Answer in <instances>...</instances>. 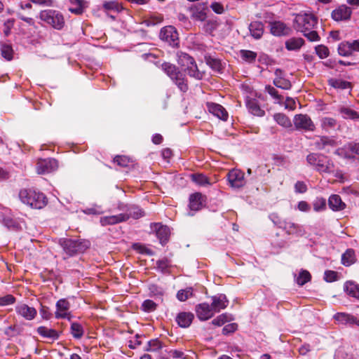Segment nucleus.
Segmentation results:
<instances>
[{"label":"nucleus","instance_id":"f257e3e1","mask_svg":"<svg viewBox=\"0 0 359 359\" xmlns=\"http://www.w3.org/2000/svg\"><path fill=\"white\" fill-rule=\"evenodd\" d=\"M294 27L310 41H318L320 36L316 31L313 30L317 25V18L312 13H300L294 19Z\"/></svg>","mask_w":359,"mask_h":359},{"label":"nucleus","instance_id":"f03ea898","mask_svg":"<svg viewBox=\"0 0 359 359\" xmlns=\"http://www.w3.org/2000/svg\"><path fill=\"white\" fill-rule=\"evenodd\" d=\"M59 244L62 248L65 259L83 253L90 246V241L84 239L61 238Z\"/></svg>","mask_w":359,"mask_h":359},{"label":"nucleus","instance_id":"7ed1b4c3","mask_svg":"<svg viewBox=\"0 0 359 359\" xmlns=\"http://www.w3.org/2000/svg\"><path fill=\"white\" fill-rule=\"evenodd\" d=\"M161 69L180 91L186 93L189 90L188 81L185 75L177 67L170 62H165L161 64Z\"/></svg>","mask_w":359,"mask_h":359},{"label":"nucleus","instance_id":"20e7f679","mask_svg":"<svg viewBox=\"0 0 359 359\" xmlns=\"http://www.w3.org/2000/svg\"><path fill=\"white\" fill-rule=\"evenodd\" d=\"M19 198L24 204L35 209H41L47 204V198L43 194L31 189H21Z\"/></svg>","mask_w":359,"mask_h":359},{"label":"nucleus","instance_id":"39448f33","mask_svg":"<svg viewBox=\"0 0 359 359\" xmlns=\"http://www.w3.org/2000/svg\"><path fill=\"white\" fill-rule=\"evenodd\" d=\"M177 63L184 69L188 75L197 80L203 79L204 72L198 69L194 59L185 53H180L177 55Z\"/></svg>","mask_w":359,"mask_h":359},{"label":"nucleus","instance_id":"423d86ee","mask_svg":"<svg viewBox=\"0 0 359 359\" xmlns=\"http://www.w3.org/2000/svg\"><path fill=\"white\" fill-rule=\"evenodd\" d=\"M39 18L41 21L57 30L62 29L65 26V22L63 15L55 10H43L39 13Z\"/></svg>","mask_w":359,"mask_h":359},{"label":"nucleus","instance_id":"0eeeda50","mask_svg":"<svg viewBox=\"0 0 359 359\" xmlns=\"http://www.w3.org/2000/svg\"><path fill=\"white\" fill-rule=\"evenodd\" d=\"M306 161L311 165L315 166L320 172H332L334 170V165L332 161L327 157L311 153L306 156Z\"/></svg>","mask_w":359,"mask_h":359},{"label":"nucleus","instance_id":"6e6552de","mask_svg":"<svg viewBox=\"0 0 359 359\" xmlns=\"http://www.w3.org/2000/svg\"><path fill=\"white\" fill-rule=\"evenodd\" d=\"M57 161L54 158L39 159L36 163V172L38 174H48L57 169Z\"/></svg>","mask_w":359,"mask_h":359},{"label":"nucleus","instance_id":"1a4fd4ad","mask_svg":"<svg viewBox=\"0 0 359 359\" xmlns=\"http://www.w3.org/2000/svg\"><path fill=\"white\" fill-rule=\"evenodd\" d=\"M160 39L172 46H177L179 43L178 33L172 26H167L161 29Z\"/></svg>","mask_w":359,"mask_h":359},{"label":"nucleus","instance_id":"9d476101","mask_svg":"<svg viewBox=\"0 0 359 359\" xmlns=\"http://www.w3.org/2000/svg\"><path fill=\"white\" fill-rule=\"evenodd\" d=\"M294 124L297 129H302L307 131H313L316 126L311 119V118L306 114H297L294 116Z\"/></svg>","mask_w":359,"mask_h":359},{"label":"nucleus","instance_id":"9b49d317","mask_svg":"<svg viewBox=\"0 0 359 359\" xmlns=\"http://www.w3.org/2000/svg\"><path fill=\"white\" fill-rule=\"evenodd\" d=\"M245 174L240 170L233 169L227 174L230 185L233 188H241L245 184Z\"/></svg>","mask_w":359,"mask_h":359},{"label":"nucleus","instance_id":"f8f14e48","mask_svg":"<svg viewBox=\"0 0 359 359\" xmlns=\"http://www.w3.org/2000/svg\"><path fill=\"white\" fill-rule=\"evenodd\" d=\"M16 313L27 320H33L37 314L36 310L34 307L29 306L24 303L18 304L15 306Z\"/></svg>","mask_w":359,"mask_h":359},{"label":"nucleus","instance_id":"ddd939ff","mask_svg":"<svg viewBox=\"0 0 359 359\" xmlns=\"http://www.w3.org/2000/svg\"><path fill=\"white\" fill-rule=\"evenodd\" d=\"M188 11L194 20L204 21L206 18V6L203 4H194Z\"/></svg>","mask_w":359,"mask_h":359},{"label":"nucleus","instance_id":"4468645a","mask_svg":"<svg viewBox=\"0 0 359 359\" xmlns=\"http://www.w3.org/2000/svg\"><path fill=\"white\" fill-rule=\"evenodd\" d=\"M151 229L156 231V236L162 245L165 244L169 238L170 229L167 226L162 225L160 223H154L151 226Z\"/></svg>","mask_w":359,"mask_h":359},{"label":"nucleus","instance_id":"2eb2a0df","mask_svg":"<svg viewBox=\"0 0 359 359\" xmlns=\"http://www.w3.org/2000/svg\"><path fill=\"white\" fill-rule=\"evenodd\" d=\"M70 308L69 302L65 299H61L56 303V311L55 316L56 318H69L70 313L69 309Z\"/></svg>","mask_w":359,"mask_h":359},{"label":"nucleus","instance_id":"dca6fc26","mask_svg":"<svg viewBox=\"0 0 359 359\" xmlns=\"http://www.w3.org/2000/svg\"><path fill=\"white\" fill-rule=\"evenodd\" d=\"M196 312L198 318L201 320H207L215 314L211 306L207 303H202L197 305Z\"/></svg>","mask_w":359,"mask_h":359},{"label":"nucleus","instance_id":"f3484780","mask_svg":"<svg viewBox=\"0 0 359 359\" xmlns=\"http://www.w3.org/2000/svg\"><path fill=\"white\" fill-rule=\"evenodd\" d=\"M208 109L210 113L217 116L219 119L222 121H226L229 114L226 110L220 104L216 103H208L207 104Z\"/></svg>","mask_w":359,"mask_h":359},{"label":"nucleus","instance_id":"a211bd4d","mask_svg":"<svg viewBox=\"0 0 359 359\" xmlns=\"http://www.w3.org/2000/svg\"><path fill=\"white\" fill-rule=\"evenodd\" d=\"M351 13L349 7L342 5L332 11V18L335 21L346 20L351 18Z\"/></svg>","mask_w":359,"mask_h":359},{"label":"nucleus","instance_id":"6ab92c4d","mask_svg":"<svg viewBox=\"0 0 359 359\" xmlns=\"http://www.w3.org/2000/svg\"><path fill=\"white\" fill-rule=\"evenodd\" d=\"M271 33L277 36L288 35L290 29L282 22L276 21L270 24Z\"/></svg>","mask_w":359,"mask_h":359},{"label":"nucleus","instance_id":"aec40b11","mask_svg":"<svg viewBox=\"0 0 359 359\" xmlns=\"http://www.w3.org/2000/svg\"><path fill=\"white\" fill-rule=\"evenodd\" d=\"M334 318L339 323L343 325H356L359 326V319H357L354 316L346 313H337L334 316Z\"/></svg>","mask_w":359,"mask_h":359},{"label":"nucleus","instance_id":"412c9836","mask_svg":"<svg viewBox=\"0 0 359 359\" xmlns=\"http://www.w3.org/2000/svg\"><path fill=\"white\" fill-rule=\"evenodd\" d=\"M279 226L283 228L287 234H304L303 227L292 222L284 221L280 223Z\"/></svg>","mask_w":359,"mask_h":359},{"label":"nucleus","instance_id":"4be33fe9","mask_svg":"<svg viewBox=\"0 0 359 359\" xmlns=\"http://www.w3.org/2000/svg\"><path fill=\"white\" fill-rule=\"evenodd\" d=\"M212 302L211 307L213 311L215 313L219 312L222 309H225L229 303L226 297L224 294H219L217 296L212 297Z\"/></svg>","mask_w":359,"mask_h":359},{"label":"nucleus","instance_id":"5701e85b","mask_svg":"<svg viewBox=\"0 0 359 359\" xmlns=\"http://www.w3.org/2000/svg\"><path fill=\"white\" fill-rule=\"evenodd\" d=\"M128 219V215L119 214L117 215H110L100 218V223L102 226L113 225L119 222H125Z\"/></svg>","mask_w":359,"mask_h":359},{"label":"nucleus","instance_id":"b1692460","mask_svg":"<svg viewBox=\"0 0 359 359\" xmlns=\"http://www.w3.org/2000/svg\"><path fill=\"white\" fill-rule=\"evenodd\" d=\"M194 316L190 312H181L176 317V321L181 327H188L191 324Z\"/></svg>","mask_w":359,"mask_h":359},{"label":"nucleus","instance_id":"393cba45","mask_svg":"<svg viewBox=\"0 0 359 359\" xmlns=\"http://www.w3.org/2000/svg\"><path fill=\"white\" fill-rule=\"evenodd\" d=\"M247 107L249 111L257 116H264L265 114L264 110L261 109L258 101L256 99H248L246 102Z\"/></svg>","mask_w":359,"mask_h":359},{"label":"nucleus","instance_id":"a878e982","mask_svg":"<svg viewBox=\"0 0 359 359\" xmlns=\"http://www.w3.org/2000/svg\"><path fill=\"white\" fill-rule=\"evenodd\" d=\"M38 334L43 338H47L52 340H56L60 337V333L54 330L50 329L45 326H40L37 328Z\"/></svg>","mask_w":359,"mask_h":359},{"label":"nucleus","instance_id":"bb28decb","mask_svg":"<svg viewBox=\"0 0 359 359\" xmlns=\"http://www.w3.org/2000/svg\"><path fill=\"white\" fill-rule=\"evenodd\" d=\"M344 290L348 295L359 299V285L355 282L346 281L344 285Z\"/></svg>","mask_w":359,"mask_h":359},{"label":"nucleus","instance_id":"cd10ccee","mask_svg":"<svg viewBox=\"0 0 359 359\" xmlns=\"http://www.w3.org/2000/svg\"><path fill=\"white\" fill-rule=\"evenodd\" d=\"M329 207L334 211L342 210L346 208V205L342 202L339 195L333 194L330 196L328 200Z\"/></svg>","mask_w":359,"mask_h":359},{"label":"nucleus","instance_id":"c85d7f7f","mask_svg":"<svg viewBox=\"0 0 359 359\" xmlns=\"http://www.w3.org/2000/svg\"><path fill=\"white\" fill-rule=\"evenodd\" d=\"M249 30L252 36L256 39H260L264 33V25L259 21L252 22L249 25Z\"/></svg>","mask_w":359,"mask_h":359},{"label":"nucleus","instance_id":"c756f323","mask_svg":"<svg viewBox=\"0 0 359 359\" xmlns=\"http://www.w3.org/2000/svg\"><path fill=\"white\" fill-rule=\"evenodd\" d=\"M315 145L318 149L323 150L327 147H334L337 144L334 140L329 137L322 136L315 142Z\"/></svg>","mask_w":359,"mask_h":359},{"label":"nucleus","instance_id":"7c9ffc66","mask_svg":"<svg viewBox=\"0 0 359 359\" xmlns=\"http://www.w3.org/2000/svg\"><path fill=\"white\" fill-rule=\"evenodd\" d=\"M341 153L344 151L346 158H351L353 155H359V143L350 142L344 146L341 149Z\"/></svg>","mask_w":359,"mask_h":359},{"label":"nucleus","instance_id":"2f4dec72","mask_svg":"<svg viewBox=\"0 0 359 359\" xmlns=\"http://www.w3.org/2000/svg\"><path fill=\"white\" fill-rule=\"evenodd\" d=\"M202 204V194L196 193L190 196L189 198V208L191 210L198 211L201 209Z\"/></svg>","mask_w":359,"mask_h":359},{"label":"nucleus","instance_id":"473e14b6","mask_svg":"<svg viewBox=\"0 0 359 359\" xmlns=\"http://www.w3.org/2000/svg\"><path fill=\"white\" fill-rule=\"evenodd\" d=\"M304 43V41L302 38H291L286 41L285 47L288 50H296L299 49Z\"/></svg>","mask_w":359,"mask_h":359},{"label":"nucleus","instance_id":"72a5a7b5","mask_svg":"<svg viewBox=\"0 0 359 359\" xmlns=\"http://www.w3.org/2000/svg\"><path fill=\"white\" fill-rule=\"evenodd\" d=\"M71 6L69 11L74 14L80 15L84 11V1L83 0H69Z\"/></svg>","mask_w":359,"mask_h":359},{"label":"nucleus","instance_id":"f704fd0d","mask_svg":"<svg viewBox=\"0 0 359 359\" xmlns=\"http://www.w3.org/2000/svg\"><path fill=\"white\" fill-rule=\"evenodd\" d=\"M205 61L206 64L214 71L220 72L222 70V63L220 60L211 55H205Z\"/></svg>","mask_w":359,"mask_h":359},{"label":"nucleus","instance_id":"c9c22d12","mask_svg":"<svg viewBox=\"0 0 359 359\" xmlns=\"http://www.w3.org/2000/svg\"><path fill=\"white\" fill-rule=\"evenodd\" d=\"M339 111L344 118H349L352 120L359 118V113L351 108L341 107L339 108Z\"/></svg>","mask_w":359,"mask_h":359},{"label":"nucleus","instance_id":"e433bc0d","mask_svg":"<svg viewBox=\"0 0 359 359\" xmlns=\"http://www.w3.org/2000/svg\"><path fill=\"white\" fill-rule=\"evenodd\" d=\"M355 252L352 249H348L341 257L342 264L345 266H350L355 262Z\"/></svg>","mask_w":359,"mask_h":359},{"label":"nucleus","instance_id":"4c0bfd02","mask_svg":"<svg viewBox=\"0 0 359 359\" xmlns=\"http://www.w3.org/2000/svg\"><path fill=\"white\" fill-rule=\"evenodd\" d=\"M273 118L279 125L285 128H290V126H292V123L290 118L284 114H275L273 116Z\"/></svg>","mask_w":359,"mask_h":359},{"label":"nucleus","instance_id":"58836bf2","mask_svg":"<svg viewBox=\"0 0 359 359\" xmlns=\"http://www.w3.org/2000/svg\"><path fill=\"white\" fill-rule=\"evenodd\" d=\"M338 53L341 56H349L352 55V49L350 41H343L338 46Z\"/></svg>","mask_w":359,"mask_h":359},{"label":"nucleus","instance_id":"ea45409f","mask_svg":"<svg viewBox=\"0 0 359 359\" xmlns=\"http://www.w3.org/2000/svg\"><path fill=\"white\" fill-rule=\"evenodd\" d=\"M103 8L107 11H114L116 13L120 12L123 9L121 5L116 1H104Z\"/></svg>","mask_w":359,"mask_h":359},{"label":"nucleus","instance_id":"a19ab883","mask_svg":"<svg viewBox=\"0 0 359 359\" xmlns=\"http://www.w3.org/2000/svg\"><path fill=\"white\" fill-rule=\"evenodd\" d=\"M273 83L277 88L284 90H289L292 87L291 82L288 79L283 77L275 78Z\"/></svg>","mask_w":359,"mask_h":359},{"label":"nucleus","instance_id":"79ce46f5","mask_svg":"<svg viewBox=\"0 0 359 359\" xmlns=\"http://www.w3.org/2000/svg\"><path fill=\"white\" fill-rule=\"evenodd\" d=\"M311 278V276L308 271L302 270L296 278V282L299 285L302 286L310 281Z\"/></svg>","mask_w":359,"mask_h":359},{"label":"nucleus","instance_id":"37998d69","mask_svg":"<svg viewBox=\"0 0 359 359\" xmlns=\"http://www.w3.org/2000/svg\"><path fill=\"white\" fill-rule=\"evenodd\" d=\"M329 84L334 88L346 89L350 88L351 83L342 79H332L329 80Z\"/></svg>","mask_w":359,"mask_h":359},{"label":"nucleus","instance_id":"c03bdc74","mask_svg":"<svg viewBox=\"0 0 359 359\" xmlns=\"http://www.w3.org/2000/svg\"><path fill=\"white\" fill-rule=\"evenodd\" d=\"M337 126V121L334 118L324 117L321 119V127L325 130L333 129Z\"/></svg>","mask_w":359,"mask_h":359},{"label":"nucleus","instance_id":"a18cd8bd","mask_svg":"<svg viewBox=\"0 0 359 359\" xmlns=\"http://www.w3.org/2000/svg\"><path fill=\"white\" fill-rule=\"evenodd\" d=\"M84 331L81 325L78 323H72L71 325V334L76 339H81Z\"/></svg>","mask_w":359,"mask_h":359},{"label":"nucleus","instance_id":"49530a36","mask_svg":"<svg viewBox=\"0 0 359 359\" xmlns=\"http://www.w3.org/2000/svg\"><path fill=\"white\" fill-rule=\"evenodd\" d=\"M193 295V290L191 287L181 290L177 292V298L180 302H184Z\"/></svg>","mask_w":359,"mask_h":359},{"label":"nucleus","instance_id":"de8ad7c7","mask_svg":"<svg viewBox=\"0 0 359 359\" xmlns=\"http://www.w3.org/2000/svg\"><path fill=\"white\" fill-rule=\"evenodd\" d=\"M192 180L199 185L205 186L210 184L208 177L203 174L192 175Z\"/></svg>","mask_w":359,"mask_h":359},{"label":"nucleus","instance_id":"09e8293b","mask_svg":"<svg viewBox=\"0 0 359 359\" xmlns=\"http://www.w3.org/2000/svg\"><path fill=\"white\" fill-rule=\"evenodd\" d=\"M240 53L242 59L248 62H254L257 57V53L252 50H241Z\"/></svg>","mask_w":359,"mask_h":359},{"label":"nucleus","instance_id":"8fccbe9b","mask_svg":"<svg viewBox=\"0 0 359 359\" xmlns=\"http://www.w3.org/2000/svg\"><path fill=\"white\" fill-rule=\"evenodd\" d=\"M231 320L232 318L230 315L227 313H223L217 316L216 318H215L212 321V323L217 326H221L224 325L225 323L230 321Z\"/></svg>","mask_w":359,"mask_h":359},{"label":"nucleus","instance_id":"3c124183","mask_svg":"<svg viewBox=\"0 0 359 359\" xmlns=\"http://www.w3.org/2000/svg\"><path fill=\"white\" fill-rule=\"evenodd\" d=\"M313 210L320 212L326 208V200L323 198H317L313 203Z\"/></svg>","mask_w":359,"mask_h":359},{"label":"nucleus","instance_id":"603ef678","mask_svg":"<svg viewBox=\"0 0 359 359\" xmlns=\"http://www.w3.org/2000/svg\"><path fill=\"white\" fill-rule=\"evenodd\" d=\"M316 53L321 59L326 58L329 56L330 51L327 46L324 45H318L315 48Z\"/></svg>","mask_w":359,"mask_h":359},{"label":"nucleus","instance_id":"864d4df0","mask_svg":"<svg viewBox=\"0 0 359 359\" xmlns=\"http://www.w3.org/2000/svg\"><path fill=\"white\" fill-rule=\"evenodd\" d=\"M265 90L275 100L279 102H282L283 97L278 94V90L271 86H266Z\"/></svg>","mask_w":359,"mask_h":359},{"label":"nucleus","instance_id":"5fc2aeb1","mask_svg":"<svg viewBox=\"0 0 359 359\" xmlns=\"http://www.w3.org/2000/svg\"><path fill=\"white\" fill-rule=\"evenodd\" d=\"M157 269L163 273L168 271L170 262L167 258L161 259L156 262Z\"/></svg>","mask_w":359,"mask_h":359},{"label":"nucleus","instance_id":"6e6d98bb","mask_svg":"<svg viewBox=\"0 0 359 359\" xmlns=\"http://www.w3.org/2000/svg\"><path fill=\"white\" fill-rule=\"evenodd\" d=\"M157 304L152 300L147 299L142 304V310L145 312H152L156 310Z\"/></svg>","mask_w":359,"mask_h":359},{"label":"nucleus","instance_id":"4d7b16f0","mask_svg":"<svg viewBox=\"0 0 359 359\" xmlns=\"http://www.w3.org/2000/svg\"><path fill=\"white\" fill-rule=\"evenodd\" d=\"M1 55L8 60H11L13 58V49L9 45L4 44L1 46Z\"/></svg>","mask_w":359,"mask_h":359},{"label":"nucleus","instance_id":"13d9d810","mask_svg":"<svg viewBox=\"0 0 359 359\" xmlns=\"http://www.w3.org/2000/svg\"><path fill=\"white\" fill-rule=\"evenodd\" d=\"M15 298L12 294H6L0 297V306H4L13 304L15 302Z\"/></svg>","mask_w":359,"mask_h":359},{"label":"nucleus","instance_id":"bf43d9fd","mask_svg":"<svg viewBox=\"0 0 359 359\" xmlns=\"http://www.w3.org/2000/svg\"><path fill=\"white\" fill-rule=\"evenodd\" d=\"M128 215V219L130 217L134 218V219H139L144 216V212L140 209L137 207L132 208L130 210H129V212L126 214Z\"/></svg>","mask_w":359,"mask_h":359},{"label":"nucleus","instance_id":"052dcab7","mask_svg":"<svg viewBox=\"0 0 359 359\" xmlns=\"http://www.w3.org/2000/svg\"><path fill=\"white\" fill-rule=\"evenodd\" d=\"M114 161L118 165L125 168L128 166L130 163V158L126 156H116L114 158Z\"/></svg>","mask_w":359,"mask_h":359},{"label":"nucleus","instance_id":"680f3d73","mask_svg":"<svg viewBox=\"0 0 359 359\" xmlns=\"http://www.w3.org/2000/svg\"><path fill=\"white\" fill-rule=\"evenodd\" d=\"M148 348L146 349L147 351H156L162 348L161 343L158 339H153L149 341Z\"/></svg>","mask_w":359,"mask_h":359},{"label":"nucleus","instance_id":"e2e57ef3","mask_svg":"<svg viewBox=\"0 0 359 359\" xmlns=\"http://www.w3.org/2000/svg\"><path fill=\"white\" fill-rule=\"evenodd\" d=\"M4 224L8 229H18L19 227V224L17 221L10 217H6L4 219Z\"/></svg>","mask_w":359,"mask_h":359},{"label":"nucleus","instance_id":"0e129e2a","mask_svg":"<svg viewBox=\"0 0 359 359\" xmlns=\"http://www.w3.org/2000/svg\"><path fill=\"white\" fill-rule=\"evenodd\" d=\"M324 279L327 282H333L337 280V272L327 270L325 272Z\"/></svg>","mask_w":359,"mask_h":359},{"label":"nucleus","instance_id":"69168bd1","mask_svg":"<svg viewBox=\"0 0 359 359\" xmlns=\"http://www.w3.org/2000/svg\"><path fill=\"white\" fill-rule=\"evenodd\" d=\"M133 248L135 250H137L139 252L142 253V254H146V255H151L153 254L151 250L147 248V247H145L144 245H141V244H138V243L134 244Z\"/></svg>","mask_w":359,"mask_h":359},{"label":"nucleus","instance_id":"338daca9","mask_svg":"<svg viewBox=\"0 0 359 359\" xmlns=\"http://www.w3.org/2000/svg\"><path fill=\"white\" fill-rule=\"evenodd\" d=\"M14 22H15V20L13 19H9L4 22V33L6 36H8L10 34L11 29L14 25Z\"/></svg>","mask_w":359,"mask_h":359},{"label":"nucleus","instance_id":"774afa93","mask_svg":"<svg viewBox=\"0 0 359 359\" xmlns=\"http://www.w3.org/2000/svg\"><path fill=\"white\" fill-rule=\"evenodd\" d=\"M295 191L298 193H304L307 190L306 185L304 182L298 181L294 185Z\"/></svg>","mask_w":359,"mask_h":359}]
</instances>
